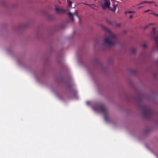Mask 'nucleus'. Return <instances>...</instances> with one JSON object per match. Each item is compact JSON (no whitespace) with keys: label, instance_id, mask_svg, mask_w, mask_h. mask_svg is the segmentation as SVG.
<instances>
[{"label":"nucleus","instance_id":"nucleus-1","mask_svg":"<svg viewBox=\"0 0 158 158\" xmlns=\"http://www.w3.org/2000/svg\"><path fill=\"white\" fill-rule=\"evenodd\" d=\"M106 29L107 31L106 33V37L105 39L104 44L109 47L112 46L115 44L114 40L116 36L109 30L106 28Z\"/></svg>","mask_w":158,"mask_h":158},{"label":"nucleus","instance_id":"nucleus-2","mask_svg":"<svg viewBox=\"0 0 158 158\" xmlns=\"http://www.w3.org/2000/svg\"><path fill=\"white\" fill-rule=\"evenodd\" d=\"M94 109L96 111H99L102 113L104 116L105 121L106 122H108V118L107 116L108 111L103 104H101L98 105V106L94 107Z\"/></svg>","mask_w":158,"mask_h":158},{"label":"nucleus","instance_id":"nucleus-3","mask_svg":"<svg viewBox=\"0 0 158 158\" xmlns=\"http://www.w3.org/2000/svg\"><path fill=\"white\" fill-rule=\"evenodd\" d=\"M143 113L144 115L147 116L151 114V111L149 108L147 106H144L143 108Z\"/></svg>","mask_w":158,"mask_h":158},{"label":"nucleus","instance_id":"nucleus-4","mask_svg":"<svg viewBox=\"0 0 158 158\" xmlns=\"http://www.w3.org/2000/svg\"><path fill=\"white\" fill-rule=\"evenodd\" d=\"M104 5L106 7L109 8L110 5V2L109 0H104Z\"/></svg>","mask_w":158,"mask_h":158},{"label":"nucleus","instance_id":"nucleus-5","mask_svg":"<svg viewBox=\"0 0 158 158\" xmlns=\"http://www.w3.org/2000/svg\"><path fill=\"white\" fill-rule=\"evenodd\" d=\"M69 16L72 19V20L73 21V15H76L77 17L79 18V17L77 15V12H76V10H75V13H74V14H72V13H70V12H69Z\"/></svg>","mask_w":158,"mask_h":158},{"label":"nucleus","instance_id":"nucleus-6","mask_svg":"<svg viewBox=\"0 0 158 158\" xmlns=\"http://www.w3.org/2000/svg\"><path fill=\"white\" fill-rule=\"evenodd\" d=\"M68 3V6L69 7H71L72 6V2L70 1L69 0H67Z\"/></svg>","mask_w":158,"mask_h":158},{"label":"nucleus","instance_id":"nucleus-7","mask_svg":"<svg viewBox=\"0 0 158 158\" xmlns=\"http://www.w3.org/2000/svg\"><path fill=\"white\" fill-rule=\"evenodd\" d=\"M136 49L135 48H133L131 49V52L133 53H135L136 52Z\"/></svg>","mask_w":158,"mask_h":158},{"label":"nucleus","instance_id":"nucleus-8","mask_svg":"<svg viewBox=\"0 0 158 158\" xmlns=\"http://www.w3.org/2000/svg\"><path fill=\"white\" fill-rule=\"evenodd\" d=\"M116 6L117 5H114L113 6L114 9L112 10H111L113 11H114V12H115L116 9Z\"/></svg>","mask_w":158,"mask_h":158},{"label":"nucleus","instance_id":"nucleus-9","mask_svg":"<svg viewBox=\"0 0 158 158\" xmlns=\"http://www.w3.org/2000/svg\"><path fill=\"white\" fill-rule=\"evenodd\" d=\"M142 46L143 48H146L147 47L148 45L146 43H144L142 44Z\"/></svg>","mask_w":158,"mask_h":158},{"label":"nucleus","instance_id":"nucleus-10","mask_svg":"<svg viewBox=\"0 0 158 158\" xmlns=\"http://www.w3.org/2000/svg\"><path fill=\"white\" fill-rule=\"evenodd\" d=\"M149 2H148V1L143 2H141L140 4H139V5L145 3H148Z\"/></svg>","mask_w":158,"mask_h":158},{"label":"nucleus","instance_id":"nucleus-11","mask_svg":"<svg viewBox=\"0 0 158 158\" xmlns=\"http://www.w3.org/2000/svg\"><path fill=\"white\" fill-rule=\"evenodd\" d=\"M55 9L57 12H58V13L60 12V10L58 8H55Z\"/></svg>","mask_w":158,"mask_h":158},{"label":"nucleus","instance_id":"nucleus-12","mask_svg":"<svg viewBox=\"0 0 158 158\" xmlns=\"http://www.w3.org/2000/svg\"><path fill=\"white\" fill-rule=\"evenodd\" d=\"M84 4H85L87 6H89L90 7H92V6L93 5V4L90 5V4H87L85 3H84Z\"/></svg>","mask_w":158,"mask_h":158},{"label":"nucleus","instance_id":"nucleus-13","mask_svg":"<svg viewBox=\"0 0 158 158\" xmlns=\"http://www.w3.org/2000/svg\"><path fill=\"white\" fill-rule=\"evenodd\" d=\"M134 13L135 12L134 11H128L127 12H125V13Z\"/></svg>","mask_w":158,"mask_h":158},{"label":"nucleus","instance_id":"nucleus-14","mask_svg":"<svg viewBox=\"0 0 158 158\" xmlns=\"http://www.w3.org/2000/svg\"><path fill=\"white\" fill-rule=\"evenodd\" d=\"M156 30V28H152V31L154 32V33H155V30Z\"/></svg>","mask_w":158,"mask_h":158},{"label":"nucleus","instance_id":"nucleus-15","mask_svg":"<svg viewBox=\"0 0 158 158\" xmlns=\"http://www.w3.org/2000/svg\"><path fill=\"white\" fill-rule=\"evenodd\" d=\"M152 14L154 15H155L156 16H158V14H155V13H152Z\"/></svg>","mask_w":158,"mask_h":158},{"label":"nucleus","instance_id":"nucleus-16","mask_svg":"<svg viewBox=\"0 0 158 158\" xmlns=\"http://www.w3.org/2000/svg\"><path fill=\"white\" fill-rule=\"evenodd\" d=\"M153 24H154L152 23H150L148 25V26H149L150 25H153Z\"/></svg>","mask_w":158,"mask_h":158},{"label":"nucleus","instance_id":"nucleus-17","mask_svg":"<svg viewBox=\"0 0 158 158\" xmlns=\"http://www.w3.org/2000/svg\"><path fill=\"white\" fill-rule=\"evenodd\" d=\"M149 26H148V25L147 26H146V27H144V29H146L148 27H149Z\"/></svg>","mask_w":158,"mask_h":158},{"label":"nucleus","instance_id":"nucleus-18","mask_svg":"<svg viewBox=\"0 0 158 158\" xmlns=\"http://www.w3.org/2000/svg\"><path fill=\"white\" fill-rule=\"evenodd\" d=\"M150 10H147V11H145V12H144V13H146L148 11H150Z\"/></svg>","mask_w":158,"mask_h":158},{"label":"nucleus","instance_id":"nucleus-19","mask_svg":"<svg viewBox=\"0 0 158 158\" xmlns=\"http://www.w3.org/2000/svg\"><path fill=\"white\" fill-rule=\"evenodd\" d=\"M132 17V15H131V16H130V19Z\"/></svg>","mask_w":158,"mask_h":158},{"label":"nucleus","instance_id":"nucleus-20","mask_svg":"<svg viewBox=\"0 0 158 158\" xmlns=\"http://www.w3.org/2000/svg\"><path fill=\"white\" fill-rule=\"evenodd\" d=\"M102 8L103 9H105V8L104 7H102Z\"/></svg>","mask_w":158,"mask_h":158},{"label":"nucleus","instance_id":"nucleus-21","mask_svg":"<svg viewBox=\"0 0 158 158\" xmlns=\"http://www.w3.org/2000/svg\"><path fill=\"white\" fill-rule=\"evenodd\" d=\"M148 3H153V2H149Z\"/></svg>","mask_w":158,"mask_h":158},{"label":"nucleus","instance_id":"nucleus-22","mask_svg":"<svg viewBox=\"0 0 158 158\" xmlns=\"http://www.w3.org/2000/svg\"><path fill=\"white\" fill-rule=\"evenodd\" d=\"M138 8L139 9H140L141 8V7H139Z\"/></svg>","mask_w":158,"mask_h":158},{"label":"nucleus","instance_id":"nucleus-23","mask_svg":"<svg viewBox=\"0 0 158 158\" xmlns=\"http://www.w3.org/2000/svg\"><path fill=\"white\" fill-rule=\"evenodd\" d=\"M119 26V24L117 25V26Z\"/></svg>","mask_w":158,"mask_h":158}]
</instances>
